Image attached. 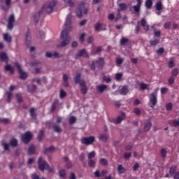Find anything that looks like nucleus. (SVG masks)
<instances>
[{"label":"nucleus","instance_id":"f257e3e1","mask_svg":"<svg viewBox=\"0 0 179 179\" xmlns=\"http://www.w3.org/2000/svg\"><path fill=\"white\" fill-rule=\"evenodd\" d=\"M71 19H72V15L69 14L66 18V22L64 24V29L61 33V38L63 40L59 45V47H66L69 43H71V36L68 35V31L72 30V27L71 26Z\"/></svg>","mask_w":179,"mask_h":179},{"label":"nucleus","instance_id":"f03ea898","mask_svg":"<svg viewBox=\"0 0 179 179\" xmlns=\"http://www.w3.org/2000/svg\"><path fill=\"white\" fill-rule=\"evenodd\" d=\"M57 5V1H52L46 3L43 6L42 10L36 13L34 15V20L35 23H38V20H40V15L43 13V12H46V13H52V10H54V7Z\"/></svg>","mask_w":179,"mask_h":179},{"label":"nucleus","instance_id":"7ed1b4c3","mask_svg":"<svg viewBox=\"0 0 179 179\" xmlns=\"http://www.w3.org/2000/svg\"><path fill=\"white\" fill-rule=\"evenodd\" d=\"M1 145H3L4 150H9V146L16 147L17 146V141L16 138H13L10 141V144L5 143V141H1Z\"/></svg>","mask_w":179,"mask_h":179},{"label":"nucleus","instance_id":"20e7f679","mask_svg":"<svg viewBox=\"0 0 179 179\" xmlns=\"http://www.w3.org/2000/svg\"><path fill=\"white\" fill-rule=\"evenodd\" d=\"M85 5H86L85 2H82L78 6V10L77 11V16L78 17H79V19L82 17V10H83L85 15H86L89 12V10L85 7Z\"/></svg>","mask_w":179,"mask_h":179},{"label":"nucleus","instance_id":"39448f33","mask_svg":"<svg viewBox=\"0 0 179 179\" xmlns=\"http://www.w3.org/2000/svg\"><path fill=\"white\" fill-rule=\"evenodd\" d=\"M94 141H96V137L92 136L90 137H84L81 139V143H83V145H92V143H93V142H94Z\"/></svg>","mask_w":179,"mask_h":179},{"label":"nucleus","instance_id":"423d86ee","mask_svg":"<svg viewBox=\"0 0 179 179\" xmlns=\"http://www.w3.org/2000/svg\"><path fill=\"white\" fill-rule=\"evenodd\" d=\"M21 138H22V142H24V143L27 145V143L30 142V140L31 139V138H33V134H31V132L30 131H27L25 134L22 135Z\"/></svg>","mask_w":179,"mask_h":179},{"label":"nucleus","instance_id":"0eeeda50","mask_svg":"<svg viewBox=\"0 0 179 179\" xmlns=\"http://www.w3.org/2000/svg\"><path fill=\"white\" fill-rule=\"evenodd\" d=\"M38 164L39 169L43 171V170H48L49 166L48 164H47V162L45 160H43L41 157H39L38 161Z\"/></svg>","mask_w":179,"mask_h":179},{"label":"nucleus","instance_id":"6e6552de","mask_svg":"<svg viewBox=\"0 0 179 179\" xmlns=\"http://www.w3.org/2000/svg\"><path fill=\"white\" fill-rule=\"evenodd\" d=\"M150 101L152 103L150 107L151 108H155L156 105L157 104V94L155 93H152L150 95Z\"/></svg>","mask_w":179,"mask_h":179},{"label":"nucleus","instance_id":"1a4fd4ad","mask_svg":"<svg viewBox=\"0 0 179 179\" xmlns=\"http://www.w3.org/2000/svg\"><path fill=\"white\" fill-rule=\"evenodd\" d=\"M141 6H142V1L137 0V4L133 6L134 15L137 16L141 15Z\"/></svg>","mask_w":179,"mask_h":179},{"label":"nucleus","instance_id":"9d476101","mask_svg":"<svg viewBox=\"0 0 179 179\" xmlns=\"http://www.w3.org/2000/svg\"><path fill=\"white\" fill-rule=\"evenodd\" d=\"M15 65L17 68V69L20 73V78L21 79H26L27 78V73L23 72V71H22V66L17 62H15Z\"/></svg>","mask_w":179,"mask_h":179},{"label":"nucleus","instance_id":"9b49d317","mask_svg":"<svg viewBox=\"0 0 179 179\" xmlns=\"http://www.w3.org/2000/svg\"><path fill=\"white\" fill-rule=\"evenodd\" d=\"M13 23H15V15L11 14L8 17V22L7 25V29H8V30H12L13 29Z\"/></svg>","mask_w":179,"mask_h":179},{"label":"nucleus","instance_id":"f8f14e48","mask_svg":"<svg viewBox=\"0 0 179 179\" xmlns=\"http://www.w3.org/2000/svg\"><path fill=\"white\" fill-rule=\"evenodd\" d=\"M79 57H85V58H89V53L86 50L83 49L79 50L77 54H76V59L79 58Z\"/></svg>","mask_w":179,"mask_h":179},{"label":"nucleus","instance_id":"ddd939ff","mask_svg":"<svg viewBox=\"0 0 179 179\" xmlns=\"http://www.w3.org/2000/svg\"><path fill=\"white\" fill-rule=\"evenodd\" d=\"M152 128V122H150V120H148L145 121L144 124V131L145 132H148Z\"/></svg>","mask_w":179,"mask_h":179},{"label":"nucleus","instance_id":"4468645a","mask_svg":"<svg viewBox=\"0 0 179 179\" xmlns=\"http://www.w3.org/2000/svg\"><path fill=\"white\" fill-rule=\"evenodd\" d=\"M47 58H59V54L57 52H46Z\"/></svg>","mask_w":179,"mask_h":179},{"label":"nucleus","instance_id":"2eb2a0df","mask_svg":"<svg viewBox=\"0 0 179 179\" xmlns=\"http://www.w3.org/2000/svg\"><path fill=\"white\" fill-rule=\"evenodd\" d=\"M108 86L103 84V85H99L96 86V90L99 93H103L105 90H106Z\"/></svg>","mask_w":179,"mask_h":179},{"label":"nucleus","instance_id":"dca6fc26","mask_svg":"<svg viewBox=\"0 0 179 179\" xmlns=\"http://www.w3.org/2000/svg\"><path fill=\"white\" fill-rule=\"evenodd\" d=\"M140 22H138V24H139ZM141 26H143V27H144V30H145V31H148V30H149V25H148V24L146 23V20H145V18H143L141 20Z\"/></svg>","mask_w":179,"mask_h":179},{"label":"nucleus","instance_id":"f3484780","mask_svg":"<svg viewBox=\"0 0 179 179\" xmlns=\"http://www.w3.org/2000/svg\"><path fill=\"white\" fill-rule=\"evenodd\" d=\"M102 26H103V24H101V23L97 22L94 26L95 31H103L106 30V28L101 27Z\"/></svg>","mask_w":179,"mask_h":179},{"label":"nucleus","instance_id":"a211bd4d","mask_svg":"<svg viewBox=\"0 0 179 179\" xmlns=\"http://www.w3.org/2000/svg\"><path fill=\"white\" fill-rule=\"evenodd\" d=\"M64 160L66 164V169H72V162H70L69 158L68 157H64Z\"/></svg>","mask_w":179,"mask_h":179},{"label":"nucleus","instance_id":"6ab92c4d","mask_svg":"<svg viewBox=\"0 0 179 179\" xmlns=\"http://www.w3.org/2000/svg\"><path fill=\"white\" fill-rule=\"evenodd\" d=\"M0 59L3 62H8V55L5 52L0 53Z\"/></svg>","mask_w":179,"mask_h":179},{"label":"nucleus","instance_id":"aec40b11","mask_svg":"<svg viewBox=\"0 0 179 179\" xmlns=\"http://www.w3.org/2000/svg\"><path fill=\"white\" fill-rule=\"evenodd\" d=\"M107 139H108V136L106 134H102L99 136V141L101 142H107Z\"/></svg>","mask_w":179,"mask_h":179},{"label":"nucleus","instance_id":"412c9836","mask_svg":"<svg viewBox=\"0 0 179 179\" xmlns=\"http://www.w3.org/2000/svg\"><path fill=\"white\" fill-rule=\"evenodd\" d=\"M59 101V100L55 99L53 103L52 104V107H51V109H50L51 113H54V110H56V108H57L56 106L57 105Z\"/></svg>","mask_w":179,"mask_h":179},{"label":"nucleus","instance_id":"4be33fe9","mask_svg":"<svg viewBox=\"0 0 179 179\" xmlns=\"http://www.w3.org/2000/svg\"><path fill=\"white\" fill-rule=\"evenodd\" d=\"M118 6L120 8L119 10H127V8H128V6L124 3H118Z\"/></svg>","mask_w":179,"mask_h":179},{"label":"nucleus","instance_id":"5701e85b","mask_svg":"<svg viewBox=\"0 0 179 179\" xmlns=\"http://www.w3.org/2000/svg\"><path fill=\"white\" fill-rule=\"evenodd\" d=\"M124 117H125V113H122L121 116L117 117V118L116 119L115 123L116 124H120L121 121H122V120H124Z\"/></svg>","mask_w":179,"mask_h":179},{"label":"nucleus","instance_id":"b1692460","mask_svg":"<svg viewBox=\"0 0 179 179\" xmlns=\"http://www.w3.org/2000/svg\"><path fill=\"white\" fill-rule=\"evenodd\" d=\"M118 174H124L125 173V168L122 165L119 164L117 166Z\"/></svg>","mask_w":179,"mask_h":179},{"label":"nucleus","instance_id":"393cba45","mask_svg":"<svg viewBox=\"0 0 179 179\" xmlns=\"http://www.w3.org/2000/svg\"><path fill=\"white\" fill-rule=\"evenodd\" d=\"M155 8L157 10H163V3H162V1H159L156 3Z\"/></svg>","mask_w":179,"mask_h":179},{"label":"nucleus","instance_id":"a878e982","mask_svg":"<svg viewBox=\"0 0 179 179\" xmlns=\"http://www.w3.org/2000/svg\"><path fill=\"white\" fill-rule=\"evenodd\" d=\"M176 171H177V166H173L170 168L169 173L171 176H174V174H176Z\"/></svg>","mask_w":179,"mask_h":179},{"label":"nucleus","instance_id":"bb28decb","mask_svg":"<svg viewBox=\"0 0 179 179\" xmlns=\"http://www.w3.org/2000/svg\"><path fill=\"white\" fill-rule=\"evenodd\" d=\"M153 5L152 0H146L145 1V6L148 9H150L152 8V6Z\"/></svg>","mask_w":179,"mask_h":179},{"label":"nucleus","instance_id":"cd10ccee","mask_svg":"<svg viewBox=\"0 0 179 179\" xmlns=\"http://www.w3.org/2000/svg\"><path fill=\"white\" fill-rule=\"evenodd\" d=\"M3 38L6 41H7V43H10V41H12V37L8 34H3Z\"/></svg>","mask_w":179,"mask_h":179},{"label":"nucleus","instance_id":"c85d7f7f","mask_svg":"<svg viewBox=\"0 0 179 179\" xmlns=\"http://www.w3.org/2000/svg\"><path fill=\"white\" fill-rule=\"evenodd\" d=\"M34 152H36V148L34 145H31L28 149L29 155H34Z\"/></svg>","mask_w":179,"mask_h":179},{"label":"nucleus","instance_id":"c756f323","mask_svg":"<svg viewBox=\"0 0 179 179\" xmlns=\"http://www.w3.org/2000/svg\"><path fill=\"white\" fill-rule=\"evenodd\" d=\"M96 64L99 65V66H103L104 65V59L103 58H99L96 62Z\"/></svg>","mask_w":179,"mask_h":179},{"label":"nucleus","instance_id":"7c9ffc66","mask_svg":"<svg viewBox=\"0 0 179 179\" xmlns=\"http://www.w3.org/2000/svg\"><path fill=\"white\" fill-rule=\"evenodd\" d=\"M74 82L75 83H79V82H80V73H77L76 74V77L74 78Z\"/></svg>","mask_w":179,"mask_h":179},{"label":"nucleus","instance_id":"2f4dec72","mask_svg":"<svg viewBox=\"0 0 179 179\" xmlns=\"http://www.w3.org/2000/svg\"><path fill=\"white\" fill-rule=\"evenodd\" d=\"M53 128H54L55 132H57V133H59V132H61V131H62V129H61L59 125H58L57 124H53Z\"/></svg>","mask_w":179,"mask_h":179},{"label":"nucleus","instance_id":"473e14b6","mask_svg":"<svg viewBox=\"0 0 179 179\" xmlns=\"http://www.w3.org/2000/svg\"><path fill=\"white\" fill-rule=\"evenodd\" d=\"M122 78V73H117L115 76V79L118 82Z\"/></svg>","mask_w":179,"mask_h":179},{"label":"nucleus","instance_id":"72a5a7b5","mask_svg":"<svg viewBox=\"0 0 179 179\" xmlns=\"http://www.w3.org/2000/svg\"><path fill=\"white\" fill-rule=\"evenodd\" d=\"M11 1L12 0H6V7L5 8V7H3L2 8V9L3 10H8V9H9V6H10V3H11Z\"/></svg>","mask_w":179,"mask_h":179},{"label":"nucleus","instance_id":"f704fd0d","mask_svg":"<svg viewBox=\"0 0 179 179\" xmlns=\"http://www.w3.org/2000/svg\"><path fill=\"white\" fill-rule=\"evenodd\" d=\"M139 86H140V89H141V90H146V89H148V87L149 85H148L147 84H145V83H141L139 84Z\"/></svg>","mask_w":179,"mask_h":179},{"label":"nucleus","instance_id":"c9c22d12","mask_svg":"<svg viewBox=\"0 0 179 179\" xmlns=\"http://www.w3.org/2000/svg\"><path fill=\"white\" fill-rule=\"evenodd\" d=\"M13 95V94L10 92H7V101L8 103H10V101H12V96Z\"/></svg>","mask_w":179,"mask_h":179},{"label":"nucleus","instance_id":"e433bc0d","mask_svg":"<svg viewBox=\"0 0 179 179\" xmlns=\"http://www.w3.org/2000/svg\"><path fill=\"white\" fill-rule=\"evenodd\" d=\"M128 93V87L124 86L122 87L121 91H120V94H123V95H125Z\"/></svg>","mask_w":179,"mask_h":179},{"label":"nucleus","instance_id":"4c0bfd02","mask_svg":"<svg viewBox=\"0 0 179 179\" xmlns=\"http://www.w3.org/2000/svg\"><path fill=\"white\" fill-rule=\"evenodd\" d=\"M59 173L62 178H65V176H66V171H65L64 169H62L59 171Z\"/></svg>","mask_w":179,"mask_h":179},{"label":"nucleus","instance_id":"58836bf2","mask_svg":"<svg viewBox=\"0 0 179 179\" xmlns=\"http://www.w3.org/2000/svg\"><path fill=\"white\" fill-rule=\"evenodd\" d=\"M63 1L64 2H65V3H68V5L71 6V8H73V6H75V3H73L72 0H63Z\"/></svg>","mask_w":179,"mask_h":179},{"label":"nucleus","instance_id":"ea45409f","mask_svg":"<svg viewBox=\"0 0 179 179\" xmlns=\"http://www.w3.org/2000/svg\"><path fill=\"white\" fill-rule=\"evenodd\" d=\"M88 166L90 167H96V161L93 159H90L88 162Z\"/></svg>","mask_w":179,"mask_h":179},{"label":"nucleus","instance_id":"a19ab883","mask_svg":"<svg viewBox=\"0 0 179 179\" xmlns=\"http://www.w3.org/2000/svg\"><path fill=\"white\" fill-rule=\"evenodd\" d=\"M5 70L8 71L10 73H13L14 72L13 67L10 66V65H6L5 66Z\"/></svg>","mask_w":179,"mask_h":179},{"label":"nucleus","instance_id":"79ce46f5","mask_svg":"<svg viewBox=\"0 0 179 179\" xmlns=\"http://www.w3.org/2000/svg\"><path fill=\"white\" fill-rule=\"evenodd\" d=\"M161 156L162 157H166V156H167V150H166V148H162L161 150Z\"/></svg>","mask_w":179,"mask_h":179},{"label":"nucleus","instance_id":"37998d69","mask_svg":"<svg viewBox=\"0 0 179 179\" xmlns=\"http://www.w3.org/2000/svg\"><path fill=\"white\" fill-rule=\"evenodd\" d=\"M36 109L34 108H31L30 109V114H31V118H36Z\"/></svg>","mask_w":179,"mask_h":179},{"label":"nucleus","instance_id":"c03bdc74","mask_svg":"<svg viewBox=\"0 0 179 179\" xmlns=\"http://www.w3.org/2000/svg\"><path fill=\"white\" fill-rule=\"evenodd\" d=\"M99 163H100V164H101V166H107L108 162H107V159H106L104 158H101L99 160Z\"/></svg>","mask_w":179,"mask_h":179},{"label":"nucleus","instance_id":"a18cd8bd","mask_svg":"<svg viewBox=\"0 0 179 179\" xmlns=\"http://www.w3.org/2000/svg\"><path fill=\"white\" fill-rule=\"evenodd\" d=\"M171 75L174 78V76H177L178 75V69H173L171 71Z\"/></svg>","mask_w":179,"mask_h":179},{"label":"nucleus","instance_id":"49530a36","mask_svg":"<svg viewBox=\"0 0 179 179\" xmlns=\"http://www.w3.org/2000/svg\"><path fill=\"white\" fill-rule=\"evenodd\" d=\"M175 81L176 78L173 76L170 77L168 80V83L169 85H174Z\"/></svg>","mask_w":179,"mask_h":179},{"label":"nucleus","instance_id":"de8ad7c7","mask_svg":"<svg viewBox=\"0 0 179 179\" xmlns=\"http://www.w3.org/2000/svg\"><path fill=\"white\" fill-rule=\"evenodd\" d=\"M69 121L70 124H75V122H76V117L71 116L69 117Z\"/></svg>","mask_w":179,"mask_h":179},{"label":"nucleus","instance_id":"09e8293b","mask_svg":"<svg viewBox=\"0 0 179 179\" xmlns=\"http://www.w3.org/2000/svg\"><path fill=\"white\" fill-rule=\"evenodd\" d=\"M85 37H86V33H83L80 36V43H85Z\"/></svg>","mask_w":179,"mask_h":179},{"label":"nucleus","instance_id":"8fccbe9b","mask_svg":"<svg viewBox=\"0 0 179 179\" xmlns=\"http://www.w3.org/2000/svg\"><path fill=\"white\" fill-rule=\"evenodd\" d=\"M127 43H128V38H126L122 37V38L120 39V44H121L122 45H124L127 44Z\"/></svg>","mask_w":179,"mask_h":179},{"label":"nucleus","instance_id":"3c124183","mask_svg":"<svg viewBox=\"0 0 179 179\" xmlns=\"http://www.w3.org/2000/svg\"><path fill=\"white\" fill-rule=\"evenodd\" d=\"M122 62H124V59L121 58V57H118L116 59V64L120 66L121 65V64H122Z\"/></svg>","mask_w":179,"mask_h":179},{"label":"nucleus","instance_id":"603ef678","mask_svg":"<svg viewBox=\"0 0 179 179\" xmlns=\"http://www.w3.org/2000/svg\"><path fill=\"white\" fill-rule=\"evenodd\" d=\"M94 156H96V152H94V151L90 152L88 154L89 160H92V159H93V157H94Z\"/></svg>","mask_w":179,"mask_h":179},{"label":"nucleus","instance_id":"864d4df0","mask_svg":"<svg viewBox=\"0 0 179 179\" xmlns=\"http://www.w3.org/2000/svg\"><path fill=\"white\" fill-rule=\"evenodd\" d=\"M36 89V85H31L28 86V90L29 92H34V90Z\"/></svg>","mask_w":179,"mask_h":179},{"label":"nucleus","instance_id":"5fc2aeb1","mask_svg":"<svg viewBox=\"0 0 179 179\" xmlns=\"http://www.w3.org/2000/svg\"><path fill=\"white\" fill-rule=\"evenodd\" d=\"M131 156H132V154L131 152H124V158L126 160H128V159H129Z\"/></svg>","mask_w":179,"mask_h":179},{"label":"nucleus","instance_id":"6e6d98bb","mask_svg":"<svg viewBox=\"0 0 179 179\" xmlns=\"http://www.w3.org/2000/svg\"><path fill=\"white\" fill-rule=\"evenodd\" d=\"M102 50L101 47H97L96 52L93 50H92V54H99V52H101Z\"/></svg>","mask_w":179,"mask_h":179},{"label":"nucleus","instance_id":"4d7b16f0","mask_svg":"<svg viewBox=\"0 0 179 179\" xmlns=\"http://www.w3.org/2000/svg\"><path fill=\"white\" fill-rule=\"evenodd\" d=\"M134 113V114H136V115H140L142 112L141 111V109H139V108H135Z\"/></svg>","mask_w":179,"mask_h":179},{"label":"nucleus","instance_id":"13d9d810","mask_svg":"<svg viewBox=\"0 0 179 179\" xmlns=\"http://www.w3.org/2000/svg\"><path fill=\"white\" fill-rule=\"evenodd\" d=\"M159 39H154L152 41H150V45H156V44H159Z\"/></svg>","mask_w":179,"mask_h":179},{"label":"nucleus","instance_id":"bf43d9fd","mask_svg":"<svg viewBox=\"0 0 179 179\" xmlns=\"http://www.w3.org/2000/svg\"><path fill=\"white\" fill-rule=\"evenodd\" d=\"M166 108L168 111L171 110V109L173 108V104L171 103H169L166 105Z\"/></svg>","mask_w":179,"mask_h":179},{"label":"nucleus","instance_id":"052dcab7","mask_svg":"<svg viewBox=\"0 0 179 179\" xmlns=\"http://www.w3.org/2000/svg\"><path fill=\"white\" fill-rule=\"evenodd\" d=\"M0 122H2L3 124H9V119L8 118H0Z\"/></svg>","mask_w":179,"mask_h":179},{"label":"nucleus","instance_id":"680f3d73","mask_svg":"<svg viewBox=\"0 0 179 179\" xmlns=\"http://www.w3.org/2000/svg\"><path fill=\"white\" fill-rule=\"evenodd\" d=\"M65 96H66V92H65V91H64V90H60V99H64V97H65Z\"/></svg>","mask_w":179,"mask_h":179},{"label":"nucleus","instance_id":"e2e57ef3","mask_svg":"<svg viewBox=\"0 0 179 179\" xmlns=\"http://www.w3.org/2000/svg\"><path fill=\"white\" fill-rule=\"evenodd\" d=\"M168 90H169V89L167 87H162V88H161V93H162V94H166V93H167Z\"/></svg>","mask_w":179,"mask_h":179},{"label":"nucleus","instance_id":"0e129e2a","mask_svg":"<svg viewBox=\"0 0 179 179\" xmlns=\"http://www.w3.org/2000/svg\"><path fill=\"white\" fill-rule=\"evenodd\" d=\"M43 135H44V131L41 130L40 133L38 136V138L39 141H41V139H43Z\"/></svg>","mask_w":179,"mask_h":179},{"label":"nucleus","instance_id":"69168bd1","mask_svg":"<svg viewBox=\"0 0 179 179\" xmlns=\"http://www.w3.org/2000/svg\"><path fill=\"white\" fill-rule=\"evenodd\" d=\"M94 41V38H93V36H89L87 38L88 44H92V43H93Z\"/></svg>","mask_w":179,"mask_h":179},{"label":"nucleus","instance_id":"338daca9","mask_svg":"<svg viewBox=\"0 0 179 179\" xmlns=\"http://www.w3.org/2000/svg\"><path fill=\"white\" fill-rule=\"evenodd\" d=\"M173 124L174 125V127H179V118L173 120Z\"/></svg>","mask_w":179,"mask_h":179},{"label":"nucleus","instance_id":"774afa93","mask_svg":"<svg viewBox=\"0 0 179 179\" xmlns=\"http://www.w3.org/2000/svg\"><path fill=\"white\" fill-rule=\"evenodd\" d=\"M174 179H179V171L176 172L173 176Z\"/></svg>","mask_w":179,"mask_h":179}]
</instances>
